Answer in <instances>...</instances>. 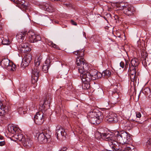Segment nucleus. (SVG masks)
Masks as SVG:
<instances>
[{
  "label": "nucleus",
  "mask_w": 151,
  "mask_h": 151,
  "mask_svg": "<svg viewBox=\"0 0 151 151\" xmlns=\"http://www.w3.org/2000/svg\"><path fill=\"white\" fill-rule=\"evenodd\" d=\"M18 111L19 114H25L26 113V110L22 107L19 108L17 109Z\"/></svg>",
  "instance_id": "nucleus-29"
},
{
  "label": "nucleus",
  "mask_w": 151,
  "mask_h": 151,
  "mask_svg": "<svg viewBox=\"0 0 151 151\" xmlns=\"http://www.w3.org/2000/svg\"><path fill=\"white\" fill-rule=\"evenodd\" d=\"M88 116L91 123L96 125L99 124L102 121V116L101 115V112L95 110L89 113Z\"/></svg>",
  "instance_id": "nucleus-4"
},
{
  "label": "nucleus",
  "mask_w": 151,
  "mask_h": 151,
  "mask_svg": "<svg viewBox=\"0 0 151 151\" xmlns=\"http://www.w3.org/2000/svg\"><path fill=\"white\" fill-rule=\"evenodd\" d=\"M131 63L132 65L131 66H130V65H129L130 67H134L135 68L139 65V62L137 58H134L132 60L131 62Z\"/></svg>",
  "instance_id": "nucleus-25"
},
{
  "label": "nucleus",
  "mask_w": 151,
  "mask_h": 151,
  "mask_svg": "<svg viewBox=\"0 0 151 151\" xmlns=\"http://www.w3.org/2000/svg\"><path fill=\"white\" fill-rule=\"evenodd\" d=\"M22 144L24 146H28V147H31L32 145V140L29 139H25V138L24 140V141Z\"/></svg>",
  "instance_id": "nucleus-26"
},
{
  "label": "nucleus",
  "mask_w": 151,
  "mask_h": 151,
  "mask_svg": "<svg viewBox=\"0 0 151 151\" xmlns=\"http://www.w3.org/2000/svg\"><path fill=\"white\" fill-rule=\"evenodd\" d=\"M116 6L118 10H122L123 13L127 15L131 16L133 15L135 9L131 5L121 3L117 4Z\"/></svg>",
  "instance_id": "nucleus-5"
},
{
  "label": "nucleus",
  "mask_w": 151,
  "mask_h": 151,
  "mask_svg": "<svg viewBox=\"0 0 151 151\" xmlns=\"http://www.w3.org/2000/svg\"><path fill=\"white\" fill-rule=\"evenodd\" d=\"M126 151H137V150L134 148H133L132 149H131L130 147H127L126 148Z\"/></svg>",
  "instance_id": "nucleus-36"
},
{
  "label": "nucleus",
  "mask_w": 151,
  "mask_h": 151,
  "mask_svg": "<svg viewBox=\"0 0 151 151\" xmlns=\"http://www.w3.org/2000/svg\"><path fill=\"white\" fill-rule=\"evenodd\" d=\"M111 74V72L109 70H104V76L107 77H109Z\"/></svg>",
  "instance_id": "nucleus-34"
},
{
  "label": "nucleus",
  "mask_w": 151,
  "mask_h": 151,
  "mask_svg": "<svg viewBox=\"0 0 151 151\" xmlns=\"http://www.w3.org/2000/svg\"><path fill=\"white\" fill-rule=\"evenodd\" d=\"M38 68L34 66L32 68V81L33 83L36 82L38 78L39 73Z\"/></svg>",
  "instance_id": "nucleus-10"
},
{
  "label": "nucleus",
  "mask_w": 151,
  "mask_h": 151,
  "mask_svg": "<svg viewBox=\"0 0 151 151\" xmlns=\"http://www.w3.org/2000/svg\"><path fill=\"white\" fill-rule=\"evenodd\" d=\"M40 43L42 45L43 44H44V42H42V41H41Z\"/></svg>",
  "instance_id": "nucleus-60"
},
{
  "label": "nucleus",
  "mask_w": 151,
  "mask_h": 151,
  "mask_svg": "<svg viewBox=\"0 0 151 151\" xmlns=\"http://www.w3.org/2000/svg\"><path fill=\"white\" fill-rule=\"evenodd\" d=\"M32 60V56L30 54H28L23 58L21 64V65L23 68L28 66Z\"/></svg>",
  "instance_id": "nucleus-14"
},
{
  "label": "nucleus",
  "mask_w": 151,
  "mask_h": 151,
  "mask_svg": "<svg viewBox=\"0 0 151 151\" xmlns=\"http://www.w3.org/2000/svg\"><path fill=\"white\" fill-rule=\"evenodd\" d=\"M57 47H58V46L57 45H56V44H54L53 43V44L52 45V46L51 47L57 49L58 48Z\"/></svg>",
  "instance_id": "nucleus-48"
},
{
  "label": "nucleus",
  "mask_w": 151,
  "mask_h": 151,
  "mask_svg": "<svg viewBox=\"0 0 151 151\" xmlns=\"http://www.w3.org/2000/svg\"><path fill=\"white\" fill-rule=\"evenodd\" d=\"M1 42L2 44L4 45H8L10 44V43L9 40L6 39H3V40H2V39H1Z\"/></svg>",
  "instance_id": "nucleus-31"
},
{
  "label": "nucleus",
  "mask_w": 151,
  "mask_h": 151,
  "mask_svg": "<svg viewBox=\"0 0 151 151\" xmlns=\"http://www.w3.org/2000/svg\"><path fill=\"white\" fill-rule=\"evenodd\" d=\"M100 129H99V131H100Z\"/></svg>",
  "instance_id": "nucleus-64"
},
{
  "label": "nucleus",
  "mask_w": 151,
  "mask_h": 151,
  "mask_svg": "<svg viewBox=\"0 0 151 151\" xmlns=\"http://www.w3.org/2000/svg\"><path fill=\"white\" fill-rule=\"evenodd\" d=\"M120 66L122 67V68H123L124 67V63L123 61H121L120 63Z\"/></svg>",
  "instance_id": "nucleus-42"
},
{
  "label": "nucleus",
  "mask_w": 151,
  "mask_h": 151,
  "mask_svg": "<svg viewBox=\"0 0 151 151\" xmlns=\"http://www.w3.org/2000/svg\"><path fill=\"white\" fill-rule=\"evenodd\" d=\"M15 3L17 5V6L20 7L22 10H28L29 6L26 5L25 3V1L24 0H16Z\"/></svg>",
  "instance_id": "nucleus-16"
},
{
  "label": "nucleus",
  "mask_w": 151,
  "mask_h": 151,
  "mask_svg": "<svg viewBox=\"0 0 151 151\" xmlns=\"http://www.w3.org/2000/svg\"><path fill=\"white\" fill-rule=\"evenodd\" d=\"M147 54L145 53V55L142 56L141 58L142 63L145 66H147V64L149 65L150 64V63L147 60Z\"/></svg>",
  "instance_id": "nucleus-21"
},
{
  "label": "nucleus",
  "mask_w": 151,
  "mask_h": 151,
  "mask_svg": "<svg viewBox=\"0 0 151 151\" xmlns=\"http://www.w3.org/2000/svg\"><path fill=\"white\" fill-rule=\"evenodd\" d=\"M2 27L1 24L0 23V34H1L3 33V32L1 30V29H2Z\"/></svg>",
  "instance_id": "nucleus-45"
},
{
  "label": "nucleus",
  "mask_w": 151,
  "mask_h": 151,
  "mask_svg": "<svg viewBox=\"0 0 151 151\" xmlns=\"http://www.w3.org/2000/svg\"><path fill=\"white\" fill-rule=\"evenodd\" d=\"M146 145H151V137L149 138L146 143Z\"/></svg>",
  "instance_id": "nucleus-38"
},
{
  "label": "nucleus",
  "mask_w": 151,
  "mask_h": 151,
  "mask_svg": "<svg viewBox=\"0 0 151 151\" xmlns=\"http://www.w3.org/2000/svg\"><path fill=\"white\" fill-rule=\"evenodd\" d=\"M115 140L120 143L126 145L129 143L131 139L129 134L124 131H117L114 133Z\"/></svg>",
  "instance_id": "nucleus-3"
},
{
  "label": "nucleus",
  "mask_w": 151,
  "mask_h": 151,
  "mask_svg": "<svg viewBox=\"0 0 151 151\" xmlns=\"http://www.w3.org/2000/svg\"><path fill=\"white\" fill-rule=\"evenodd\" d=\"M115 138L113 134L107 128H104V140L108 142L105 143V149L106 151L113 150V143Z\"/></svg>",
  "instance_id": "nucleus-2"
},
{
  "label": "nucleus",
  "mask_w": 151,
  "mask_h": 151,
  "mask_svg": "<svg viewBox=\"0 0 151 151\" xmlns=\"http://www.w3.org/2000/svg\"><path fill=\"white\" fill-rule=\"evenodd\" d=\"M40 60L39 58L35 59V65L34 66H36L38 67V66L40 65Z\"/></svg>",
  "instance_id": "nucleus-33"
},
{
  "label": "nucleus",
  "mask_w": 151,
  "mask_h": 151,
  "mask_svg": "<svg viewBox=\"0 0 151 151\" xmlns=\"http://www.w3.org/2000/svg\"><path fill=\"white\" fill-rule=\"evenodd\" d=\"M50 60L49 59L45 60V63L42 68V71L45 73H47L48 72L50 66Z\"/></svg>",
  "instance_id": "nucleus-20"
},
{
  "label": "nucleus",
  "mask_w": 151,
  "mask_h": 151,
  "mask_svg": "<svg viewBox=\"0 0 151 151\" xmlns=\"http://www.w3.org/2000/svg\"><path fill=\"white\" fill-rule=\"evenodd\" d=\"M104 9H105L106 10L107 9L109 12H110L111 10V8L110 7H109L107 5H106L104 6Z\"/></svg>",
  "instance_id": "nucleus-41"
},
{
  "label": "nucleus",
  "mask_w": 151,
  "mask_h": 151,
  "mask_svg": "<svg viewBox=\"0 0 151 151\" xmlns=\"http://www.w3.org/2000/svg\"><path fill=\"white\" fill-rule=\"evenodd\" d=\"M45 101H44V104H45Z\"/></svg>",
  "instance_id": "nucleus-63"
},
{
  "label": "nucleus",
  "mask_w": 151,
  "mask_h": 151,
  "mask_svg": "<svg viewBox=\"0 0 151 151\" xmlns=\"http://www.w3.org/2000/svg\"><path fill=\"white\" fill-rule=\"evenodd\" d=\"M20 50L22 52H26L31 50V49L29 47V44L23 43L21 44Z\"/></svg>",
  "instance_id": "nucleus-18"
},
{
  "label": "nucleus",
  "mask_w": 151,
  "mask_h": 151,
  "mask_svg": "<svg viewBox=\"0 0 151 151\" xmlns=\"http://www.w3.org/2000/svg\"><path fill=\"white\" fill-rule=\"evenodd\" d=\"M51 132L48 129H46L39 134L38 139L41 143H45L47 141L48 139L50 138Z\"/></svg>",
  "instance_id": "nucleus-7"
},
{
  "label": "nucleus",
  "mask_w": 151,
  "mask_h": 151,
  "mask_svg": "<svg viewBox=\"0 0 151 151\" xmlns=\"http://www.w3.org/2000/svg\"><path fill=\"white\" fill-rule=\"evenodd\" d=\"M106 102L105 103V106H106V108H104V109H110L111 108V106L110 105H109V103L108 102L106 101Z\"/></svg>",
  "instance_id": "nucleus-35"
},
{
  "label": "nucleus",
  "mask_w": 151,
  "mask_h": 151,
  "mask_svg": "<svg viewBox=\"0 0 151 151\" xmlns=\"http://www.w3.org/2000/svg\"><path fill=\"white\" fill-rule=\"evenodd\" d=\"M127 147L126 146L124 148H123V149L122 150H121V151H126V148Z\"/></svg>",
  "instance_id": "nucleus-53"
},
{
  "label": "nucleus",
  "mask_w": 151,
  "mask_h": 151,
  "mask_svg": "<svg viewBox=\"0 0 151 151\" xmlns=\"http://www.w3.org/2000/svg\"><path fill=\"white\" fill-rule=\"evenodd\" d=\"M68 131L67 129H65L61 126H57L56 129L57 138L58 139L62 140L64 138H65Z\"/></svg>",
  "instance_id": "nucleus-8"
},
{
  "label": "nucleus",
  "mask_w": 151,
  "mask_h": 151,
  "mask_svg": "<svg viewBox=\"0 0 151 151\" xmlns=\"http://www.w3.org/2000/svg\"><path fill=\"white\" fill-rule=\"evenodd\" d=\"M53 44V43L52 42H49L48 43V45L52 47V45Z\"/></svg>",
  "instance_id": "nucleus-50"
},
{
  "label": "nucleus",
  "mask_w": 151,
  "mask_h": 151,
  "mask_svg": "<svg viewBox=\"0 0 151 151\" xmlns=\"http://www.w3.org/2000/svg\"><path fill=\"white\" fill-rule=\"evenodd\" d=\"M3 137L0 134V139L2 140L3 139Z\"/></svg>",
  "instance_id": "nucleus-56"
},
{
  "label": "nucleus",
  "mask_w": 151,
  "mask_h": 151,
  "mask_svg": "<svg viewBox=\"0 0 151 151\" xmlns=\"http://www.w3.org/2000/svg\"><path fill=\"white\" fill-rule=\"evenodd\" d=\"M114 140L113 145V151H121L123 148H124L126 146V145L120 143Z\"/></svg>",
  "instance_id": "nucleus-15"
},
{
  "label": "nucleus",
  "mask_w": 151,
  "mask_h": 151,
  "mask_svg": "<svg viewBox=\"0 0 151 151\" xmlns=\"http://www.w3.org/2000/svg\"><path fill=\"white\" fill-rule=\"evenodd\" d=\"M105 116L106 117L104 118V121L108 123L113 122H117V118L116 114L110 112L109 114H107Z\"/></svg>",
  "instance_id": "nucleus-13"
},
{
  "label": "nucleus",
  "mask_w": 151,
  "mask_h": 151,
  "mask_svg": "<svg viewBox=\"0 0 151 151\" xmlns=\"http://www.w3.org/2000/svg\"><path fill=\"white\" fill-rule=\"evenodd\" d=\"M27 35L29 37L30 42L32 43H34L38 41H40L41 39L39 35L35 34L32 31H29L27 33Z\"/></svg>",
  "instance_id": "nucleus-12"
},
{
  "label": "nucleus",
  "mask_w": 151,
  "mask_h": 151,
  "mask_svg": "<svg viewBox=\"0 0 151 151\" xmlns=\"http://www.w3.org/2000/svg\"><path fill=\"white\" fill-rule=\"evenodd\" d=\"M129 71L130 75H136V71L135 67H130V65H129Z\"/></svg>",
  "instance_id": "nucleus-28"
},
{
  "label": "nucleus",
  "mask_w": 151,
  "mask_h": 151,
  "mask_svg": "<svg viewBox=\"0 0 151 151\" xmlns=\"http://www.w3.org/2000/svg\"><path fill=\"white\" fill-rule=\"evenodd\" d=\"M125 65H124V67L125 68H127L128 67V65L129 64V63L128 61H127L126 60H125Z\"/></svg>",
  "instance_id": "nucleus-40"
},
{
  "label": "nucleus",
  "mask_w": 151,
  "mask_h": 151,
  "mask_svg": "<svg viewBox=\"0 0 151 151\" xmlns=\"http://www.w3.org/2000/svg\"><path fill=\"white\" fill-rule=\"evenodd\" d=\"M65 5L68 7H70L71 5L70 4H65Z\"/></svg>",
  "instance_id": "nucleus-55"
},
{
  "label": "nucleus",
  "mask_w": 151,
  "mask_h": 151,
  "mask_svg": "<svg viewBox=\"0 0 151 151\" xmlns=\"http://www.w3.org/2000/svg\"><path fill=\"white\" fill-rule=\"evenodd\" d=\"M0 63L2 67L5 68L9 71H14L15 70V65L7 58H3Z\"/></svg>",
  "instance_id": "nucleus-6"
},
{
  "label": "nucleus",
  "mask_w": 151,
  "mask_h": 151,
  "mask_svg": "<svg viewBox=\"0 0 151 151\" xmlns=\"http://www.w3.org/2000/svg\"><path fill=\"white\" fill-rule=\"evenodd\" d=\"M19 134H16L14 135L13 137L16 139L17 140H18Z\"/></svg>",
  "instance_id": "nucleus-44"
},
{
  "label": "nucleus",
  "mask_w": 151,
  "mask_h": 151,
  "mask_svg": "<svg viewBox=\"0 0 151 151\" xmlns=\"http://www.w3.org/2000/svg\"><path fill=\"white\" fill-rule=\"evenodd\" d=\"M99 134V132H98V133H96V135H95V137H96V135H97V134Z\"/></svg>",
  "instance_id": "nucleus-61"
},
{
  "label": "nucleus",
  "mask_w": 151,
  "mask_h": 151,
  "mask_svg": "<svg viewBox=\"0 0 151 151\" xmlns=\"http://www.w3.org/2000/svg\"><path fill=\"white\" fill-rule=\"evenodd\" d=\"M67 149V148L66 147L63 148V149H62V150H65Z\"/></svg>",
  "instance_id": "nucleus-58"
},
{
  "label": "nucleus",
  "mask_w": 151,
  "mask_h": 151,
  "mask_svg": "<svg viewBox=\"0 0 151 151\" xmlns=\"http://www.w3.org/2000/svg\"><path fill=\"white\" fill-rule=\"evenodd\" d=\"M112 95L113 98H114L116 100H117L119 98L116 97V94L113 93V92H112Z\"/></svg>",
  "instance_id": "nucleus-43"
},
{
  "label": "nucleus",
  "mask_w": 151,
  "mask_h": 151,
  "mask_svg": "<svg viewBox=\"0 0 151 151\" xmlns=\"http://www.w3.org/2000/svg\"><path fill=\"white\" fill-rule=\"evenodd\" d=\"M106 15H108V16H109V17H110V14H108V13H106Z\"/></svg>",
  "instance_id": "nucleus-59"
},
{
  "label": "nucleus",
  "mask_w": 151,
  "mask_h": 151,
  "mask_svg": "<svg viewBox=\"0 0 151 151\" xmlns=\"http://www.w3.org/2000/svg\"><path fill=\"white\" fill-rule=\"evenodd\" d=\"M17 129L16 127L12 126H9L8 128L9 132L13 134H14L16 132Z\"/></svg>",
  "instance_id": "nucleus-27"
},
{
  "label": "nucleus",
  "mask_w": 151,
  "mask_h": 151,
  "mask_svg": "<svg viewBox=\"0 0 151 151\" xmlns=\"http://www.w3.org/2000/svg\"><path fill=\"white\" fill-rule=\"evenodd\" d=\"M82 85V88L83 89H88L89 88L90 86L89 83L86 82H84Z\"/></svg>",
  "instance_id": "nucleus-30"
},
{
  "label": "nucleus",
  "mask_w": 151,
  "mask_h": 151,
  "mask_svg": "<svg viewBox=\"0 0 151 151\" xmlns=\"http://www.w3.org/2000/svg\"><path fill=\"white\" fill-rule=\"evenodd\" d=\"M129 122H126L125 124V127H128V126H129Z\"/></svg>",
  "instance_id": "nucleus-49"
},
{
  "label": "nucleus",
  "mask_w": 151,
  "mask_h": 151,
  "mask_svg": "<svg viewBox=\"0 0 151 151\" xmlns=\"http://www.w3.org/2000/svg\"><path fill=\"white\" fill-rule=\"evenodd\" d=\"M104 23L107 24L108 23V21L107 19L104 17Z\"/></svg>",
  "instance_id": "nucleus-52"
},
{
  "label": "nucleus",
  "mask_w": 151,
  "mask_h": 151,
  "mask_svg": "<svg viewBox=\"0 0 151 151\" xmlns=\"http://www.w3.org/2000/svg\"><path fill=\"white\" fill-rule=\"evenodd\" d=\"M26 34V33L25 32H21L17 35L16 38L17 40H19V42H22L24 39Z\"/></svg>",
  "instance_id": "nucleus-22"
},
{
  "label": "nucleus",
  "mask_w": 151,
  "mask_h": 151,
  "mask_svg": "<svg viewBox=\"0 0 151 151\" xmlns=\"http://www.w3.org/2000/svg\"><path fill=\"white\" fill-rule=\"evenodd\" d=\"M10 109V106H6L5 105L3 104L2 102H0V120H4V115L9 111Z\"/></svg>",
  "instance_id": "nucleus-9"
},
{
  "label": "nucleus",
  "mask_w": 151,
  "mask_h": 151,
  "mask_svg": "<svg viewBox=\"0 0 151 151\" xmlns=\"http://www.w3.org/2000/svg\"><path fill=\"white\" fill-rule=\"evenodd\" d=\"M136 116L137 118H140L141 116V114L139 112H136Z\"/></svg>",
  "instance_id": "nucleus-39"
},
{
  "label": "nucleus",
  "mask_w": 151,
  "mask_h": 151,
  "mask_svg": "<svg viewBox=\"0 0 151 151\" xmlns=\"http://www.w3.org/2000/svg\"><path fill=\"white\" fill-rule=\"evenodd\" d=\"M25 138L24 136L22 134H19L18 140L21 142L22 143L24 140Z\"/></svg>",
  "instance_id": "nucleus-32"
},
{
  "label": "nucleus",
  "mask_w": 151,
  "mask_h": 151,
  "mask_svg": "<svg viewBox=\"0 0 151 151\" xmlns=\"http://www.w3.org/2000/svg\"><path fill=\"white\" fill-rule=\"evenodd\" d=\"M43 114L41 111L37 112L34 117L35 123L38 125H41L44 122V118L43 116Z\"/></svg>",
  "instance_id": "nucleus-11"
},
{
  "label": "nucleus",
  "mask_w": 151,
  "mask_h": 151,
  "mask_svg": "<svg viewBox=\"0 0 151 151\" xmlns=\"http://www.w3.org/2000/svg\"><path fill=\"white\" fill-rule=\"evenodd\" d=\"M71 24H72L73 25H74L75 26H76L77 25L76 23L73 20H71Z\"/></svg>",
  "instance_id": "nucleus-47"
},
{
  "label": "nucleus",
  "mask_w": 151,
  "mask_h": 151,
  "mask_svg": "<svg viewBox=\"0 0 151 151\" xmlns=\"http://www.w3.org/2000/svg\"><path fill=\"white\" fill-rule=\"evenodd\" d=\"M114 18H115V19H118V20H119V17L117 15H116L115 16Z\"/></svg>",
  "instance_id": "nucleus-54"
},
{
  "label": "nucleus",
  "mask_w": 151,
  "mask_h": 151,
  "mask_svg": "<svg viewBox=\"0 0 151 151\" xmlns=\"http://www.w3.org/2000/svg\"><path fill=\"white\" fill-rule=\"evenodd\" d=\"M109 27L108 26H106L104 28H105V29H108Z\"/></svg>",
  "instance_id": "nucleus-57"
},
{
  "label": "nucleus",
  "mask_w": 151,
  "mask_h": 151,
  "mask_svg": "<svg viewBox=\"0 0 151 151\" xmlns=\"http://www.w3.org/2000/svg\"><path fill=\"white\" fill-rule=\"evenodd\" d=\"M43 6L45 10L50 12H52L55 10V8L52 6L49 2L43 3Z\"/></svg>",
  "instance_id": "nucleus-17"
},
{
  "label": "nucleus",
  "mask_w": 151,
  "mask_h": 151,
  "mask_svg": "<svg viewBox=\"0 0 151 151\" xmlns=\"http://www.w3.org/2000/svg\"><path fill=\"white\" fill-rule=\"evenodd\" d=\"M143 93L146 97L151 98V91L149 88H146L142 90Z\"/></svg>",
  "instance_id": "nucleus-24"
},
{
  "label": "nucleus",
  "mask_w": 151,
  "mask_h": 151,
  "mask_svg": "<svg viewBox=\"0 0 151 151\" xmlns=\"http://www.w3.org/2000/svg\"><path fill=\"white\" fill-rule=\"evenodd\" d=\"M89 73L90 75L92 76L93 80H95L96 78H99L101 77L100 76H98V75L100 74V73H98L97 71L95 69H91L89 70Z\"/></svg>",
  "instance_id": "nucleus-19"
},
{
  "label": "nucleus",
  "mask_w": 151,
  "mask_h": 151,
  "mask_svg": "<svg viewBox=\"0 0 151 151\" xmlns=\"http://www.w3.org/2000/svg\"><path fill=\"white\" fill-rule=\"evenodd\" d=\"M51 1H59L60 2H64V0H50Z\"/></svg>",
  "instance_id": "nucleus-51"
},
{
  "label": "nucleus",
  "mask_w": 151,
  "mask_h": 151,
  "mask_svg": "<svg viewBox=\"0 0 151 151\" xmlns=\"http://www.w3.org/2000/svg\"><path fill=\"white\" fill-rule=\"evenodd\" d=\"M112 88L113 90L112 92H113V93L116 94V97L119 98V87L118 86V85H114L113 86Z\"/></svg>",
  "instance_id": "nucleus-23"
},
{
  "label": "nucleus",
  "mask_w": 151,
  "mask_h": 151,
  "mask_svg": "<svg viewBox=\"0 0 151 151\" xmlns=\"http://www.w3.org/2000/svg\"><path fill=\"white\" fill-rule=\"evenodd\" d=\"M84 50H78L73 52L74 54L78 57L76 58V63L79 72L81 73L80 77L83 82L89 83L93 80L92 76L89 73L88 63L83 58L84 55Z\"/></svg>",
  "instance_id": "nucleus-1"
},
{
  "label": "nucleus",
  "mask_w": 151,
  "mask_h": 151,
  "mask_svg": "<svg viewBox=\"0 0 151 151\" xmlns=\"http://www.w3.org/2000/svg\"><path fill=\"white\" fill-rule=\"evenodd\" d=\"M5 144V143L4 141L0 142V146H3Z\"/></svg>",
  "instance_id": "nucleus-46"
},
{
  "label": "nucleus",
  "mask_w": 151,
  "mask_h": 151,
  "mask_svg": "<svg viewBox=\"0 0 151 151\" xmlns=\"http://www.w3.org/2000/svg\"><path fill=\"white\" fill-rule=\"evenodd\" d=\"M135 75H133V74L130 75V78L131 79V80L132 81H133V82L134 81V79H135Z\"/></svg>",
  "instance_id": "nucleus-37"
},
{
  "label": "nucleus",
  "mask_w": 151,
  "mask_h": 151,
  "mask_svg": "<svg viewBox=\"0 0 151 151\" xmlns=\"http://www.w3.org/2000/svg\"><path fill=\"white\" fill-rule=\"evenodd\" d=\"M43 105H42V109H43Z\"/></svg>",
  "instance_id": "nucleus-62"
}]
</instances>
